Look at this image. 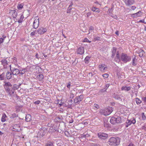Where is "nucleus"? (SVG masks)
<instances>
[{"label":"nucleus","instance_id":"obj_10","mask_svg":"<svg viewBox=\"0 0 146 146\" xmlns=\"http://www.w3.org/2000/svg\"><path fill=\"white\" fill-rule=\"evenodd\" d=\"M17 9H15L13 10H11L9 12L10 14L12 15V16L13 18H15L17 16Z\"/></svg>","mask_w":146,"mask_h":146},{"label":"nucleus","instance_id":"obj_45","mask_svg":"<svg viewBox=\"0 0 146 146\" xmlns=\"http://www.w3.org/2000/svg\"><path fill=\"white\" fill-rule=\"evenodd\" d=\"M143 120H145L146 119V117L144 113H142L141 114Z\"/></svg>","mask_w":146,"mask_h":146},{"label":"nucleus","instance_id":"obj_38","mask_svg":"<svg viewBox=\"0 0 146 146\" xmlns=\"http://www.w3.org/2000/svg\"><path fill=\"white\" fill-rule=\"evenodd\" d=\"M136 102L137 105H139V104H140L141 103V101L138 98H136Z\"/></svg>","mask_w":146,"mask_h":146},{"label":"nucleus","instance_id":"obj_28","mask_svg":"<svg viewBox=\"0 0 146 146\" xmlns=\"http://www.w3.org/2000/svg\"><path fill=\"white\" fill-rule=\"evenodd\" d=\"M90 58V57L89 56H87L85 58L84 61L86 64H88L89 63V60Z\"/></svg>","mask_w":146,"mask_h":146},{"label":"nucleus","instance_id":"obj_60","mask_svg":"<svg viewBox=\"0 0 146 146\" xmlns=\"http://www.w3.org/2000/svg\"><path fill=\"white\" fill-rule=\"evenodd\" d=\"M91 13L90 12L86 14L87 17H89L90 16V15H91Z\"/></svg>","mask_w":146,"mask_h":146},{"label":"nucleus","instance_id":"obj_58","mask_svg":"<svg viewBox=\"0 0 146 146\" xmlns=\"http://www.w3.org/2000/svg\"><path fill=\"white\" fill-rule=\"evenodd\" d=\"M131 123H133V124H135L136 123V120L135 119H133L132 120H131Z\"/></svg>","mask_w":146,"mask_h":146},{"label":"nucleus","instance_id":"obj_31","mask_svg":"<svg viewBox=\"0 0 146 146\" xmlns=\"http://www.w3.org/2000/svg\"><path fill=\"white\" fill-rule=\"evenodd\" d=\"M126 123L127 124L126 125V127H127L131 124V120L127 119L126 121Z\"/></svg>","mask_w":146,"mask_h":146},{"label":"nucleus","instance_id":"obj_26","mask_svg":"<svg viewBox=\"0 0 146 146\" xmlns=\"http://www.w3.org/2000/svg\"><path fill=\"white\" fill-rule=\"evenodd\" d=\"M144 53V51L142 49L138 51L139 55L140 57H142Z\"/></svg>","mask_w":146,"mask_h":146},{"label":"nucleus","instance_id":"obj_6","mask_svg":"<svg viewBox=\"0 0 146 146\" xmlns=\"http://www.w3.org/2000/svg\"><path fill=\"white\" fill-rule=\"evenodd\" d=\"M47 131V129L46 127H42L40 129L38 133V137L41 138L44 135Z\"/></svg>","mask_w":146,"mask_h":146},{"label":"nucleus","instance_id":"obj_62","mask_svg":"<svg viewBox=\"0 0 146 146\" xmlns=\"http://www.w3.org/2000/svg\"><path fill=\"white\" fill-rule=\"evenodd\" d=\"M131 16L133 17H137V15H136V13H134L132 14Z\"/></svg>","mask_w":146,"mask_h":146},{"label":"nucleus","instance_id":"obj_17","mask_svg":"<svg viewBox=\"0 0 146 146\" xmlns=\"http://www.w3.org/2000/svg\"><path fill=\"white\" fill-rule=\"evenodd\" d=\"M100 70L102 71H103L107 69V68L104 64H102L99 66Z\"/></svg>","mask_w":146,"mask_h":146},{"label":"nucleus","instance_id":"obj_53","mask_svg":"<svg viewBox=\"0 0 146 146\" xmlns=\"http://www.w3.org/2000/svg\"><path fill=\"white\" fill-rule=\"evenodd\" d=\"M110 86L109 84H107L106 85V89H105V91H106V90L107 89V88L109 87V86Z\"/></svg>","mask_w":146,"mask_h":146},{"label":"nucleus","instance_id":"obj_21","mask_svg":"<svg viewBox=\"0 0 146 146\" xmlns=\"http://www.w3.org/2000/svg\"><path fill=\"white\" fill-rule=\"evenodd\" d=\"M12 75L13 74H11V73L7 71L6 73V75H5V76H6V78L8 80L10 79L12 77Z\"/></svg>","mask_w":146,"mask_h":146},{"label":"nucleus","instance_id":"obj_57","mask_svg":"<svg viewBox=\"0 0 146 146\" xmlns=\"http://www.w3.org/2000/svg\"><path fill=\"white\" fill-rule=\"evenodd\" d=\"M91 146H100L99 144H97L95 143H93L91 145Z\"/></svg>","mask_w":146,"mask_h":146},{"label":"nucleus","instance_id":"obj_11","mask_svg":"<svg viewBox=\"0 0 146 146\" xmlns=\"http://www.w3.org/2000/svg\"><path fill=\"white\" fill-rule=\"evenodd\" d=\"M39 24V19H35L33 23V27L34 28L36 29L38 27Z\"/></svg>","mask_w":146,"mask_h":146},{"label":"nucleus","instance_id":"obj_54","mask_svg":"<svg viewBox=\"0 0 146 146\" xmlns=\"http://www.w3.org/2000/svg\"><path fill=\"white\" fill-rule=\"evenodd\" d=\"M71 83L70 82H69L68 83V85L67 86V87L69 89H70V86L71 85Z\"/></svg>","mask_w":146,"mask_h":146},{"label":"nucleus","instance_id":"obj_33","mask_svg":"<svg viewBox=\"0 0 146 146\" xmlns=\"http://www.w3.org/2000/svg\"><path fill=\"white\" fill-rule=\"evenodd\" d=\"M23 3H21L18 4L17 6V8L19 10H21L23 8Z\"/></svg>","mask_w":146,"mask_h":146},{"label":"nucleus","instance_id":"obj_30","mask_svg":"<svg viewBox=\"0 0 146 146\" xmlns=\"http://www.w3.org/2000/svg\"><path fill=\"white\" fill-rule=\"evenodd\" d=\"M37 78L40 81H41L43 79L44 76L42 74H39L38 75Z\"/></svg>","mask_w":146,"mask_h":146},{"label":"nucleus","instance_id":"obj_2","mask_svg":"<svg viewBox=\"0 0 146 146\" xmlns=\"http://www.w3.org/2000/svg\"><path fill=\"white\" fill-rule=\"evenodd\" d=\"M120 142V139L118 137H111L108 141L109 144L110 145H117L119 144Z\"/></svg>","mask_w":146,"mask_h":146},{"label":"nucleus","instance_id":"obj_25","mask_svg":"<svg viewBox=\"0 0 146 146\" xmlns=\"http://www.w3.org/2000/svg\"><path fill=\"white\" fill-rule=\"evenodd\" d=\"M112 54L111 57H113L115 55V54L116 51V48L115 47H113V49H112Z\"/></svg>","mask_w":146,"mask_h":146},{"label":"nucleus","instance_id":"obj_64","mask_svg":"<svg viewBox=\"0 0 146 146\" xmlns=\"http://www.w3.org/2000/svg\"><path fill=\"white\" fill-rule=\"evenodd\" d=\"M112 10V8H111V9H109L108 10V12H109V13H110V12H111Z\"/></svg>","mask_w":146,"mask_h":146},{"label":"nucleus","instance_id":"obj_32","mask_svg":"<svg viewBox=\"0 0 146 146\" xmlns=\"http://www.w3.org/2000/svg\"><path fill=\"white\" fill-rule=\"evenodd\" d=\"M113 97L116 99L119 100L121 98L120 97L116 94H114L113 95Z\"/></svg>","mask_w":146,"mask_h":146},{"label":"nucleus","instance_id":"obj_41","mask_svg":"<svg viewBox=\"0 0 146 146\" xmlns=\"http://www.w3.org/2000/svg\"><path fill=\"white\" fill-rule=\"evenodd\" d=\"M82 135H83V136L85 137H88L90 136V134L87 133H85Z\"/></svg>","mask_w":146,"mask_h":146},{"label":"nucleus","instance_id":"obj_59","mask_svg":"<svg viewBox=\"0 0 146 146\" xmlns=\"http://www.w3.org/2000/svg\"><path fill=\"white\" fill-rule=\"evenodd\" d=\"M142 129H144L145 131H146V126H145V125L142 126Z\"/></svg>","mask_w":146,"mask_h":146},{"label":"nucleus","instance_id":"obj_34","mask_svg":"<svg viewBox=\"0 0 146 146\" xmlns=\"http://www.w3.org/2000/svg\"><path fill=\"white\" fill-rule=\"evenodd\" d=\"M19 87V86L16 84H14L13 87V89L14 90H17Z\"/></svg>","mask_w":146,"mask_h":146},{"label":"nucleus","instance_id":"obj_55","mask_svg":"<svg viewBox=\"0 0 146 146\" xmlns=\"http://www.w3.org/2000/svg\"><path fill=\"white\" fill-rule=\"evenodd\" d=\"M4 40V38H0V44L3 42Z\"/></svg>","mask_w":146,"mask_h":146},{"label":"nucleus","instance_id":"obj_56","mask_svg":"<svg viewBox=\"0 0 146 146\" xmlns=\"http://www.w3.org/2000/svg\"><path fill=\"white\" fill-rule=\"evenodd\" d=\"M17 58L15 57H14V58H13V62H17Z\"/></svg>","mask_w":146,"mask_h":146},{"label":"nucleus","instance_id":"obj_13","mask_svg":"<svg viewBox=\"0 0 146 146\" xmlns=\"http://www.w3.org/2000/svg\"><path fill=\"white\" fill-rule=\"evenodd\" d=\"M13 130L15 131H19L20 130V125L18 124H14L13 126Z\"/></svg>","mask_w":146,"mask_h":146},{"label":"nucleus","instance_id":"obj_43","mask_svg":"<svg viewBox=\"0 0 146 146\" xmlns=\"http://www.w3.org/2000/svg\"><path fill=\"white\" fill-rule=\"evenodd\" d=\"M74 102L75 103H78L80 102L77 97H76L74 99Z\"/></svg>","mask_w":146,"mask_h":146},{"label":"nucleus","instance_id":"obj_9","mask_svg":"<svg viewBox=\"0 0 146 146\" xmlns=\"http://www.w3.org/2000/svg\"><path fill=\"white\" fill-rule=\"evenodd\" d=\"M98 135L99 138L103 139H106L108 137L107 134L103 133H98Z\"/></svg>","mask_w":146,"mask_h":146},{"label":"nucleus","instance_id":"obj_23","mask_svg":"<svg viewBox=\"0 0 146 146\" xmlns=\"http://www.w3.org/2000/svg\"><path fill=\"white\" fill-rule=\"evenodd\" d=\"M53 143V141H48L47 143L45 144V146H54Z\"/></svg>","mask_w":146,"mask_h":146},{"label":"nucleus","instance_id":"obj_35","mask_svg":"<svg viewBox=\"0 0 146 146\" xmlns=\"http://www.w3.org/2000/svg\"><path fill=\"white\" fill-rule=\"evenodd\" d=\"M24 17V16L23 15H22L21 16L19 19L18 21V22L19 23H21L23 21V19Z\"/></svg>","mask_w":146,"mask_h":146},{"label":"nucleus","instance_id":"obj_49","mask_svg":"<svg viewBox=\"0 0 146 146\" xmlns=\"http://www.w3.org/2000/svg\"><path fill=\"white\" fill-rule=\"evenodd\" d=\"M100 38V37H96L94 38V41H96L97 40H98Z\"/></svg>","mask_w":146,"mask_h":146},{"label":"nucleus","instance_id":"obj_3","mask_svg":"<svg viewBox=\"0 0 146 146\" xmlns=\"http://www.w3.org/2000/svg\"><path fill=\"white\" fill-rule=\"evenodd\" d=\"M113 111L111 108H109L104 109H101L99 111V113L101 115L107 116L110 114Z\"/></svg>","mask_w":146,"mask_h":146},{"label":"nucleus","instance_id":"obj_16","mask_svg":"<svg viewBox=\"0 0 146 146\" xmlns=\"http://www.w3.org/2000/svg\"><path fill=\"white\" fill-rule=\"evenodd\" d=\"M134 2V0H125V3L126 5L129 6L132 5Z\"/></svg>","mask_w":146,"mask_h":146},{"label":"nucleus","instance_id":"obj_61","mask_svg":"<svg viewBox=\"0 0 146 146\" xmlns=\"http://www.w3.org/2000/svg\"><path fill=\"white\" fill-rule=\"evenodd\" d=\"M136 8V7L135 6H133L131 7V9L132 10H135Z\"/></svg>","mask_w":146,"mask_h":146},{"label":"nucleus","instance_id":"obj_8","mask_svg":"<svg viewBox=\"0 0 146 146\" xmlns=\"http://www.w3.org/2000/svg\"><path fill=\"white\" fill-rule=\"evenodd\" d=\"M1 62V64L3 66L4 69H6L8 68L9 64V62H8L6 59H2Z\"/></svg>","mask_w":146,"mask_h":146},{"label":"nucleus","instance_id":"obj_29","mask_svg":"<svg viewBox=\"0 0 146 146\" xmlns=\"http://www.w3.org/2000/svg\"><path fill=\"white\" fill-rule=\"evenodd\" d=\"M92 10L94 12L99 13L100 12V10L98 8H97L96 7H94L92 8Z\"/></svg>","mask_w":146,"mask_h":146},{"label":"nucleus","instance_id":"obj_37","mask_svg":"<svg viewBox=\"0 0 146 146\" xmlns=\"http://www.w3.org/2000/svg\"><path fill=\"white\" fill-rule=\"evenodd\" d=\"M72 4H71L70 5L69 7L68 8V9L67 10V13H70V12L71 11V10L72 9Z\"/></svg>","mask_w":146,"mask_h":146},{"label":"nucleus","instance_id":"obj_24","mask_svg":"<svg viewBox=\"0 0 146 146\" xmlns=\"http://www.w3.org/2000/svg\"><path fill=\"white\" fill-rule=\"evenodd\" d=\"M6 78V76L5 73L3 72L0 75V80H4Z\"/></svg>","mask_w":146,"mask_h":146},{"label":"nucleus","instance_id":"obj_27","mask_svg":"<svg viewBox=\"0 0 146 146\" xmlns=\"http://www.w3.org/2000/svg\"><path fill=\"white\" fill-rule=\"evenodd\" d=\"M7 117L5 113H3L1 118V121L3 122L5 121Z\"/></svg>","mask_w":146,"mask_h":146},{"label":"nucleus","instance_id":"obj_18","mask_svg":"<svg viewBox=\"0 0 146 146\" xmlns=\"http://www.w3.org/2000/svg\"><path fill=\"white\" fill-rule=\"evenodd\" d=\"M26 71V69L23 68L22 70H19V72L17 74H18V76H22L25 73Z\"/></svg>","mask_w":146,"mask_h":146},{"label":"nucleus","instance_id":"obj_40","mask_svg":"<svg viewBox=\"0 0 146 146\" xmlns=\"http://www.w3.org/2000/svg\"><path fill=\"white\" fill-rule=\"evenodd\" d=\"M94 27L93 26H90L89 28V32L88 34H90V33L92 31L94 30Z\"/></svg>","mask_w":146,"mask_h":146},{"label":"nucleus","instance_id":"obj_4","mask_svg":"<svg viewBox=\"0 0 146 146\" xmlns=\"http://www.w3.org/2000/svg\"><path fill=\"white\" fill-rule=\"evenodd\" d=\"M121 59L123 62L126 63L131 60V57L126 54L122 53L121 56Z\"/></svg>","mask_w":146,"mask_h":146},{"label":"nucleus","instance_id":"obj_48","mask_svg":"<svg viewBox=\"0 0 146 146\" xmlns=\"http://www.w3.org/2000/svg\"><path fill=\"white\" fill-rule=\"evenodd\" d=\"M102 76L104 78H108V75L107 74H103Z\"/></svg>","mask_w":146,"mask_h":146},{"label":"nucleus","instance_id":"obj_52","mask_svg":"<svg viewBox=\"0 0 146 146\" xmlns=\"http://www.w3.org/2000/svg\"><path fill=\"white\" fill-rule=\"evenodd\" d=\"M40 103V101L39 100H38L36 102H34V104H38Z\"/></svg>","mask_w":146,"mask_h":146},{"label":"nucleus","instance_id":"obj_7","mask_svg":"<svg viewBox=\"0 0 146 146\" xmlns=\"http://www.w3.org/2000/svg\"><path fill=\"white\" fill-rule=\"evenodd\" d=\"M47 31V29L46 28H44L43 27H39L37 30V33L40 35H43Z\"/></svg>","mask_w":146,"mask_h":146},{"label":"nucleus","instance_id":"obj_14","mask_svg":"<svg viewBox=\"0 0 146 146\" xmlns=\"http://www.w3.org/2000/svg\"><path fill=\"white\" fill-rule=\"evenodd\" d=\"M77 53L81 55L83 54L84 53V48L83 47H80L78 48L77 51Z\"/></svg>","mask_w":146,"mask_h":146},{"label":"nucleus","instance_id":"obj_42","mask_svg":"<svg viewBox=\"0 0 146 146\" xmlns=\"http://www.w3.org/2000/svg\"><path fill=\"white\" fill-rule=\"evenodd\" d=\"M83 42H87L89 43H90L91 42V41H89L88 39L87 38H85L84 40L83 41Z\"/></svg>","mask_w":146,"mask_h":146},{"label":"nucleus","instance_id":"obj_46","mask_svg":"<svg viewBox=\"0 0 146 146\" xmlns=\"http://www.w3.org/2000/svg\"><path fill=\"white\" fill-rule=\"evenodd\" d=\"M116 57L117 58V60H119L120 58V56L118 52H117L116 53Z\"/></svg>","mask_w":146,"mask_h":146},{"label":"nucleus","instance_id":"obj_44","mask_svg":"<svg viewBox=\"0 0 146 146\" xmlns=\"http://www.w3.org/2000/svg\"><path fill=\"white\" fill-rule=\"evenodd\" d=\"M37 33L36 32V30H35V31L31 32V36H33Z\"/></svg>","mask_w":146,"mask_h":146},{"label":"nucleus","instance_id":"obj_20","mask_svg":"<svg viewBox=\"0 0 146 146\" xmlns=\"http://www.w3.org/2000/svg\"><path fill=\"white\" fill-rule=\"evenodd\" d=\"M57 130L56 128H54L53 127H51L49 129L48 132L50 133L55 132Z\"/></svg>","mask_w":146,"mask_h":146},{"label":"nucleus","instance_id":"obj_19","mask_svg":"<svg viewBox=\"0 0 146 146\" xmlns=\"http://www.w3.org/2000/svg\"><path fill=\"white\" fill-rule=\"evenodd\" d=\"M131 89V87L130 86L127 87L126 86H123L121 88V90L123 91L124 90L126 91L127 92L130 90Z\"/></svg>","mask_w":146,"mask_h":146},{"label":"nucleus","instance_id":"obj_36","mask_svg":"<svg viewBox=\"0 0 146 146\" xmlns=\"http://www.w3.org/2000/svg\"><path fill=\"white\" fill-rule=\"evenodd\" d=\"M135 13L137 17L141 16L143 14L142 12L141 11H139Z\"/></svg>","mask_w":146,"mask_h":146},{"label":"nucleus","instance_id":"obj_47","mask_svg":"<svg viewBox=\"0 0 146 146\" xmlns=\"http://www.w3.org/2000/svg\"><path fill=\"white\" fill-rule=\"evenodd\" d=\"M110 125L109 124L104 123V126L106 128L108 127H109Z\"/></svg>","mask_w":146,"mask_h":146},{"label":"nucleus","instance_id":"obj_5","mask_svg":"<svg viewBox=\"0 0 146 146\" xmlns=\"http://www.w3.org/2000/svg\"><path fill=\"white\" fill-rule=\"evenodd\" d=\"M121 121V118L119 116H118L117 117H112L111 118L110 120L111 123L113 124H115V123H120Z\"/></svg>","mask_w":146,"mask_h":146},{"label":"nucleus","instance_id":"obj_15","mask_svg":"<svg viewBox=\"0 0 146 146\" xmlns=\"http://www.w3.org/2000/svg\"><path fill=\"white\" fill-rule=\"evenodd\" d=\"M11 74H12L13 75H18L17 74L19 72V69L17 68H13L12 70H11Z\"/></svg>","mask_w":146,"mask_h":146},{"label":"nucleus","instance_id":"obj_12","mask_svg":"<svg viewBox=\"0 0 146 146\" xmlns=\"http://www.w3.org/2000/svg\"><path fill=\"white\" fill-rule=\"evenodd\" d=\"M132 59L131 62V64L133 66H135L137 64V60L136 58L135 55L133 56L132 57Z\"/></svg>","mask_w":146,"mask_h":146},{"label":"nucleus","instance_id":"obj_50","mask_svg":"<svg viewBox=\"0 0 146 146\" xmlns=\"http://www.w3.org/2000/svg\"><path fill=\"white\" fill-rule=\"evenodd\" d=\"M94 107L97 109H98L100 108L98 104H94Z\"/></svg>","mask_w":146,"mask_h":146},{"label":"nucleus","instance_id":"obj_22","mask_svg":"<svg viewBox=\"0 0 146 146\" xmlns=\"http://www.w3.org/2000/svg\"><path fill=\"white\" fill-rule=\"evenodd\" d=\"M25 120L27 122L30 121L31 120V116L30 114H27L26 115Z\"/></svg>","mask_w":146,"mask_h":146},{"label":"nucleus","instance_id":"obj_51","mask_svg":"<svg viewBox=\"0 0 146 146\" xmlns=\"http://www.w3.org/2000/svg\"><path fill=\"white\" fill-rule=\"evenodd\" d=\"M82 123L84 125H87L88 124V123L86 120H85L82 121Z\"/></svg>","mask_w":146,"mask_h":146},{"label":"nucleus","instance_id":"obj_39","mask_svg":"<svg viewBox=\"0 0 146 146\" xmlns=\"http://www.w3.org/2000/svg\"><path fill=\"white\" fill-rule=\"evenodd\" d=\"M77 97L78 98V99L79 102H80V101H82L83 98V96L82 95H80L79 96H77Z\"/></svg>","mask_w":146,"mask_h":146},{"label":"nucleus","instance_id":"obj_1","mask_svg":"<svg viewBox=\"0 0 146 146\" xmlns=\"http://www.w3.org/2000/svg\"><path fill=\"white\" fill-rule=\"evenodd\" d=\"M3 86L7 93L9 95L11 96L14 94V91L13 89L12 85L9 82H5Z\"/></svg>","mask_w":146,"mask_h":146},{"label":"nucleus","instance_id":"obj_63","mask_svg":"<svg viewBox=\"0 0 146 146\" xmlns=\"http://www.w3.org/2000/svg\"><path fill=\"white\" fill-rule=\"evenodd\" d=\"M142 99L143 101L144 102H146V98L145 97H142Z\"/></svg>","mask_w":146,"mask_h":146}]
</instances>
